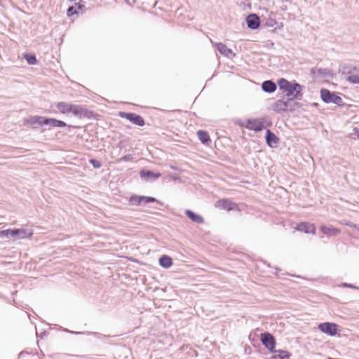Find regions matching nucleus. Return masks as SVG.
I'll use <instances>...</instances> for the list:
<instances>
[{
	"label": "nucleus",
	"instance_id": "1",
	"mask_svg": "<svg viewBox=\"0 0 359 359\" xmlns=\"http://www.w3.org/2000/svg\"><path fill=\"white\" fill-rule=\"evenodd\" d=\"M280 90H283L287 96L297 97L302 89V86L299 83H290L285 79H280L278 82Z\"/></svg>",
	"mask_w": 359,
	"mask_h": 359
},
{
	"label": "nucleus",
	"instance_id": "2",
	"mask_svg": "<svg viewBox=\"0 0 359 359\" xmlns=\"http://www.w3.org/2000/svg\"><path fill=\"white\" fill-rule=\"evenodd\" d=\"M320 97L324 102L333 103L341 106L343 104V100L341 97L335 93H331L327 89H322L320 90Z\"/></svg>",
	"mask_w": 359,
	"mask_h": 359
},
{
	"label": "nucleus",
	"instance_id": "3",
	"mask_svg": "<svg viewBox=\"0 0 359 359\" xmlns=\"http://www.w3.org/2000/svg\"><path fill=\"white\" fill-rule=\"evenodd\" d=\"M33 231L29 229H11V238L13 240L24 239L32 236Z\"/></svg>",
	"mask_w": 359,
	"mask_h": 359
},
{
	"label": "nucleus",
	"instance_id": "4",
	"mask_svg": "<svg viewBox=\"0 0 359 359\" xmlns=\"http://www.w3.org/2000/svg\"><path fill=\"white\" fill-rule=\"evenodd\" d=\"M265 118L249 119L247 121L246 128L255 131H261L264 128Z\"/></svg>",
	"mask_w": 359,
	"mask_h": 359
},
{
	"label": "nucleus",
	"instance_id": "5",
	"mask_svg": "<svg viewBox=\"0 0 359 359\" xmlns=\"http://www.w3.org/2000/svg\"><path fill=\"white\" fill-rule=\"evenodd\" d=\"M338 325L331 323H323L318 325V329L323 333L330 336H334L337 333Z\"/></svg>",
	"mask_w": 359,
	"mask_h": 359
},
{
	"label": "nucleus",
	"instance_id": "6",
	"mask_svg": "<svg viewBox=\"0 0 359 359\" xmlns=\"http://www.w3.org/2000/svg\"><path fill=\"white\" fill-rule=\"evenodd\" d=\"M119 116L129 120L137 126H142L144 125V121L140 115L133 113L120 112Z\"/></svg>",
	"mask_w": 359,
	"mask_h": 359
},
{
	"label": "nucleus",
	"instance_id": "7",
	"mask_svg": "<svg viewBox=\"0 0 359 359\" xmlns=\"http://www.w3.org/2000/svg\"><path fill=\"white\" fill-rule=\"evenodd\" d=\"M156 199L150 196H133L130 198V202L133 205H144L149 203L154 202Z\"/></svg>",
	"mask_w": 359,
	"mask_h": 359
},
{
	"label": "nucleus",
	"instance_id": "8",
	"mask_svg": "<svg viewBox=\"0 0 359 359\" xmlns=\"http://www.w3.org/2000/svg\"><path fill=\"white\" fill-rule=\"evenodd\" d=\"M261 341L262 344L270 350L271 352L273 351L275 348V340L273 336L269 333H264L261 334Z\"/></svg>",
	"mask_w": 359,
	"mask_h": 359
},
{
	"label": "nucleus",
	"instance_id": "9",
	"mask_svg": "<svg viewBox=\"0 0 359 359\" xmlns=\"http://www.w3.org/2000/svg\"><path fill=\"white\" fill-rule=\"evenodd\" d=\"M215 206L218 208L224 209L227 211L238 210L237 205L227 199L218 201Z\"/></svg>",
	"mask_w": 359,
	"mask_h": 359
},
{
	"label": "nucleus",
	"instance_id": "10",
	"mask_svg": "<svg viewBox=\"0 0 359 359\" xmlns=\"http://www.w3.org/2000/svg\"><path fill=\"white\" fill-rule=\"evenodd\" d=\"M246 23L250 29H256L260 25V20L257 15L250 14L246 18Z\"/></svg>",
	"mask_w": 359,
	"mask_h": 359
},
{
	"label": "nucleus",
	"instance_id": "11",
	"mask_svg": "<svg viewBox=\"0 0 359 359\" xmlns=\"http://www.w3.org/2000/svg\"><path fill=\"white\" fill-rule=\"evenodd\" d=\"M296 229L299 231L304 232L306 233H316V226L313 224L302 222L298 224Z\"/></svg>",
	"mask_w": 359,
	"mask_h": 359
},
{
	"label": "nucleus",
	"instance_id": "12",
	"mask_svg": "<svg viewBox=\"0 0 359 359\" xmlns=\"http://www.w3.org/2000/svg\"><path fill=\"white\" fill-rule=\"evenodd\" d=\"M217 50L224 56L232 58L235 57V53L232 51L231 49L229 48L225 44L222 43H217L215 45Z\"/></svg>",
	"mask_w": 359,
	"mask_h": 359
},
{
	"label": "nucleus",
	"instance_id": "13",
	"mask_svg": "<svg viewBox=\"0 0 359 359\" xmlns=\"http://www.w3.org/2000/svg\"><path fill=\"white\" fill-rule=\"evenodd\" d=\"M140 177L145 181L155 180L161 177V173L142 170L140 172Z\"/></svg>",
	"mask_w": 359,
	"mask_h": 359
},
{
	"label": "nucleus",
	"instance_id": "14",
	"mask_svg": "<svg viewBox=\"0 0 359 359\" xmlns=\"http://www.w3.org/2000/svg\"><path fill=\"white\" fill-rule=\"evenodd\" d=\"M320 229L327 237L334 236L340 233V230L339 229L334 228L333 226L322 225L320 226Z\"/></svg>",
	"mask_w": 359,
	"mask_h": 359
},
{
	"label": "nucleus",
	"instance_id": "15",
	"mask_svg": "<svg viewBox=\"0 0 359 359\" xmlns=\"http://www.w3.org/2000/svg\"><path fill=\"white\" fill-rule=\"evenodd\" d=\"M347 80L352 83H359V67H353L348 71Z\"/></svg>",
	"mask_w": 359,
	"mask_h": 359
},
{
	"label": "nucleus",
	"instance_id": "16",
	"mask_svg": "<svg viewBox=\"0 0 359 359\" xmlns=\"http://www.w3.org/2000/svg\"><path fill=\"white\" fill-rule=\"evenodd\" d=\"M287 102L278 100L276 101L271 106V109L276 112H280L287 109Z\"/></svg>",
	"mask_w": 359,
	"mask_h": 359
},
{
	"label": "nucleus",
	"instance_id": "17",
	"mask_svg": "<svg viewBox=\"0 0 359 359\" xmlns=\"http://www.w3.org/2000/svg\"><path fill=\"white\" fill-rule=\"evenodd\" d=\"M70 113L76 116L83 117L86 116V110L81 106L76 104H72L70 107Z\"/></svg>",
	"mask_w": 359,
	"mask_h": 359
},
{
	"label": "nucleus",
	"instance_id": "18",
	"mask_svg": "<svg viewBox=\"0 0 359 359\" xmlns=\"http://www.w3.org/2000/svg\"><path fill=\"white\" fill-rule=\"evenodd\" d=\"M43 123L46 126H50V127H59L63 128L66 126V123L62 121H59L54 118H46L45 121H43Z\"/></svg>",
	"mask_w": 359,
	"mask_h": 359
},
{
	"label": "nucleus",
	"instance_id": "19",
	"mask_svg": "<svg viewBox=\"0 0 359 359\" xmlns=\"http://www.w3.org/2000/svg\"><path fill=\"white\" fill-rule=\"evenodd\" d=\"M262 88L266 93H273L276 90V85L271 81H265L262 85Z\"/></svg>",
	"mask_w": 359,
	"mask_h": 359
},
{
	"label": "nucleus",
	"instance_id": "20",
	"mask_svg": "<svg viewBox=\"0 0 359 359\" xmlns=\"http://www.w3.org/2000/svg\"><path fill=\"white\" fill-rule=\"evenodd\" d=\"M266 140L267 144L271 147L276 145L278 142L277 137L269 130H266Z\"/></svg>",
	"mask_w": 359,
	"mask_h": 359
},
{
	"label": "nucleus",
	"instance_id": "21",
	"mask_svg": "<svg viewBox=\"0 0 359 359\" xmlns=\"http://www.w3.org/2000/svg\"><path fill=\"white\" fill-rule=\"evenodd\" d=\"M159 264L165 269H168L172 264V259L167 255H163L159 259Z\"/></svg>",
	"mask_w": 359,
	"mask_h": 359
},
{
	"label": "nucleus",
	"instance_id": "22",
	"mask_svg": "<svg viewBox=\"0 0 359 359\" xmlns=\"http://www.w3.org/2000/svg\"><path fill=\"white\" fill-rule=\"evenodd\" d=\"M70 107L71 104L68 102H61L57 104V108L62 114L69 113Z\"/></svg>",
	"mask_w": 359,
	"mask_h": 359
},
{
	"label": "nucleus",
	"instance_id": "23",
	"mask_svg": "<svg viewBox=\"0 0 359 359\" xmlns=\"http://www.w3.org/2000/svg\"><path fill=\"white\" fill-rule=\"evenodd\" d=\"M185 214L193 222L196 223H202V217L199 215L195 214L194 212L189 210H187L185 211Z\"/></svg>",
	"mask_w": 359,
	"mask_h": 359
},
{
	"label": "nucleus",
	"instance_id": "24",
	"mask_svg": "<svg viewBox=\"0 0 359 359\" xmlns=\"http://www.w3.org/2000/svg\"><path fill=\"white\" fill-rule=\"evenodd\" d=\"M46 118L42 117V116H33L31 117L29 120H27V122L31 124H38L40 126L45 125L43 123V121L46 120Z\"/></svg>",
	"mask_w": 359,
	"mask_h": 359
},
{
	"label": "nucleus",
	"instance_id": "25",
	"mask_svg": "<svg viewBox=\"0 0 359 359\" xmlns=\"http://www.w3.org/2000/svg\"><path fill=\"white\" fill-rule=\"evenodd\" d=\"M273 353H277L276 355H274V358H279V359H286V358H288L290 355L288 354V353L286 351H283V350H279V351H276V350H273Z\"/></svg>",
	"mask_w": 359,
	"mask_h": 359
},
{
	"label": "nucleus",
	"instance_id": "26",
	"mask_svg": "<svg viewBox=\"0 0 359 359\" xmlns=\"http://www.w3.org/2000/svg\"><path fill=\"white\" fill-rule=\"evenodd\" d=\"M206 344H205V346L207 348H209V346L208 344L210 345V347L211 348L210 350V354L212 355H215V354L217 353L218 352V350L217 348L215 347V344H213L212 342L210 341H205Z\"/></svg>",
	"mask_w": 359,
	"mask_h": 359
},
{
	"label": "nucleus",
	"instance_id": "27",
	"mask_svg": "<svg viewBox=\"0 0 359 359\" xmlns=\"http://www.w3.org/2000/svg\"><path fill=\"white\" fill-rule=\"evenodd\" d=\"M25 57L29 65H35L36 63V58L34 55L27 54L25 55Z\"/></svg>",
	"mask_w": 359,
	"mask_h": 359
},
{
	"label": "nucleus",
	"instance_id": "28",
	"mask_svg": "<svg viewBox=\"0 0 359 359\" xmlns=\"http://www.w3.org/2000/svg\"><path fill=\"white\" fill-rule=\"evenodd\" d=\"M0 238H11V229H6L0 231Z\"/></svg>",
	"mask_w": 359,
	"mask_h": 359
},
{
	"label": "nucleus",
	"instance_id": "29",
	"mask_svg": "<svg viewBox=\"0 0 359 359\" xmlns=\"http://www.w3.org/2000/svg\"><path fill=\"white\" fill-rule=\"evenodd\" d=\"M78 11L75 8V6H72L68 8L67 11V15L68 17H71L73 15L78 14Z\"/></svg>",
	"mask_w": 359,
	"mask_h": 359
},
{
	"label": "nucleus",
	"instance_id": "30",
	"mask_svg": "<svg viewBox=\"0 0 359 359\" xmlns=\"http://www.w3.org/2000/svg\"><path fill=\"white\" fill-rule=\"evenodd\" d=\"M276 24V21L273 18L267 19L265 23L266 26L269 27H274Z\"/></svg>",
	"mask_w": 359,
	"mask_h": 359
},
{
	"label": "nucleus",
	"instance_id": "31",
	"mask_svg": "<svg viewBox=\"0 0 359 359\" xmlns=\"http://www.w3.org/2000/svg\"><path fill=\"white\" fill-rule=\"evenodd\" d=\"M133 156L130 155V154H128V155H126L124 156H123L122 158H121L118 161L119 162H121V161H133Z\"/></svg>",
	"mask_w": 359,
	"mask_h": 359
},
{
	"label": "nucleus",
	"instance_id": "32",
	"mask_svg": "<svg viewBox=\"0 0 359 359\" xmlns=\"http://www.w3.org/2000/svg\"><path fill=\"white\" fill-rule=\"evenodd\" d=\"M77 11L83 10L85 6L82 4V1L80 0L79 2L75 3L74 6Z\"/></svg>",
	"mask_w": 359,
	"mask_h": 359
},
{
	"label": "nucleus",
	"instance_id": "33",
	"mask_svg": "<svg viewBox=\"0 0 359 359\" xmlns=\"http://www.w3.org/2000/svg\"><path fill=\"white\" fill-rule=\"evenodd\" d=\"M90 163L93 165L94 168H100L101 166V164L100 163V162H98L97 161H96L95 159H90Z\"/></svg>",
	"mask_w": 359,
	"mask_h": 359
},
{
	"label": "nucleus",
	"instance_id": "34",
	"mask_svg": "<svg viewBox=\"0 0 359 359\" xmlns=\"http://www.w3.org/2000/svg\"><path fill=\"white\" fill-rule=\"evenodd\" d=\"M210 141L208 134L203 131V144H207Z\"/></svg>",
	"mask_w": 359,
	"mask_h": 359
},
{
	"label": "nucleus",
	"instance_id": "35",
	"mask_svg": "<svg viewBox=\"0 0 359 359\" xmlns=\"http://www.w3.org/2000/svg\"><path fill=\"white\" fill-rule=\"evenodd\" d=\"M197 135L198 137V139L202 142V137H203V135H202V130H198L197 132Z\"/></svg>",
	"mask_w": 359,
	"mask_h": 359
},
{
	"label": "nucleus",
	"instance_id": "36",
	"mask_svg": "<svg viewBox=\"0 0 359 359\" xmlns=\"http://www.w3.org/2000/svg\"><path fill=\"white\" fill-rule=\"evenodd\" d=\"M344 286L349 287H354L352 285H348L346 283L344 284Z\"/></svg>",
	"mask_w": 359,
	"mask_h": 359
},
{
	"label": "nucleus",
	"instance_id": "37",
	"mask_svg": "<svg viewBox=\"0 0 359 359\" xmlns=\"http://www.w3.org/2000/svg\"><path fill=\"white\" fill-rule=\"evenodd\" d=\"M346 225H349V226H351V224H348V223H346ZM351 226L356 227V226H355V225H351Z\"/></svg>",
	"mask_w": 359,
	"mask_h": 359
},
{
	"label": "nucleus",
	"instance_id": "38",
	"mask_svg": "<svg viewBox=\"0 0 359 359\" xmlns=\"http://www.w3.org/2000/svg\"><path fill=\"white\" fill-rule=\"evenodd\" d=\"M127 3L128 2V0H125Z\"/></svg>",
	"mask_w": 359,
	"mask_h": 359
},
{
	"label": "nucleus",
	"instance_id": "39",
	"mask_svg": "<svg viewBox=\"0 0 359 359\" xmlns=\"http://www.w3.org/2000/svg\"><path fill=\"white\" fill-rule=\"evenodd\" d=\"M358 230H359V227H358Z\"/></svg>",
	"mask_w": 359,
	"mask_h": 359
}]
</instances>
